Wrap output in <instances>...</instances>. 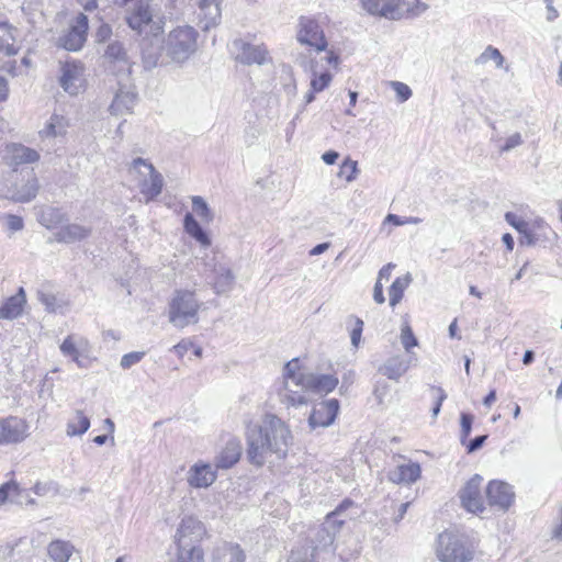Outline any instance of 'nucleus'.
<instances>
[{
  "label": "nucleus",
  "mask_w": 562,
  "mask_h": 562,
  "mask_svg": "<svg viewBox=\"0 0 562 562\" xmlns=\"http://www.w3.org/2000/svg\"><path fill=\"white\" fill-rule=\"evenodd\" d=\"M245 438L246 458L257 468L270 462L271 457L284 459L293 439L290 427L274 414H266L260 422L249 424Z\"/></svg>",
  "instance_id": "1"
},
{
  "label": "nucleus",
  "mask_w": 562,
  "mask_h": 562,
  "mask_svg": "<svg viewBox=\"0 0 562 562\" xmlns=\"http://www.w3.org/2000/svg\"><path fill=\"white\" fill-rule=\"evenodd\" d=\"M205 308L194 291L176 290L168 302L167 316L169 323L179 329L195 325L200 321V311Z\"/></svg>",
  "instance_id": "2"
},
{
  "label": "nucleus",
  "mask_w": 562,
  "mask_h": 562,
  "mask_svg": "<svg viewBox=\"0 0 562 562\" xmlns=\"http://www.w3.org/2000/svg\"><path fill=\"white\" fill-rule=\"evenodd\" d=\"M198 31L191 25L172 29L164 41L165 57L170 63L183 64L198 50Z\"/></svg>",
  "instance_id": "3"
},
{
  "label": "nucleus",
  "mask_w": 562,
  "mask_h": 562,
  "mask_svg": "<svg viewBox=\"0 0 562 562\" xmlns=\"http://www.w3.org/2000/svg\"><path fill=\"white\" fill-rule=\"evenodd\" d=\"M360 2L368 13L389 20L417 16L428 9V5L420 0H360Z\"/></svg>",
  "instance_id": "4"
},
{
  "label": "nucleus",
  "mask_w": 562,
  "mask_h": 562,
  "mask_svg": "<svg viewBox=\"0 0 562 562\" xmlns=\"http://www.w3.org/2000/svg\"><path fill=\"white\" fill-rule=\"evenodd\" d=\"M474 555L475 547L464 535L443 531L438 536L436 557L440 562H470Z\"/></svg>",
  "instance_id": "5"
},
{
  "label": "nucleus",
  "mask_w": 562,
  "mask_h": 562,
  "mask_svg": "<svg viewBox=\"0 0 562 562\" xmlns=\"http://www.w3.org/2000/svg\"><path fill=\"white\" fill-rule=\"evenodd\" d=\"M306 374L301 371L299 360L289 361L283 369V386L279 391L280 401L286 406H300L307 404Z\"/></svg>",
  "instance_id": "6"
},
{
  "label": "nucleus",
  "mask_w": 562,
  "mask_h": 562,
  "mask_svg": "<svg viewBox=\"0 0 562 562\" xmlns=\"http://www.w3.org/2000/svg\"><path fill=\"white\" fill-rule=\"evenodd\" d=\"M127 173L147 200H153L161 193L164 186L162 176L148 160L143 158L133 159L128 165Z\"/></svg>",
  "instance_id": "7"
},
{
  "label": "nucleus",
  "mask_w": 562,
  "mask_h": 562,
  "mask_svg": "<svg viewBox=\"0 0 562 562\" xmlns=\"http://www.w3.org/2000/svg\"><path fill=\"white\" fill-rule=\"evenodd\" d=\"M103 65L108 72L122 80H130L134 61L128 54L125 43L114 38L104 46L102 54Z\"/></svg>",
  "instance_id": "8"
},
{
  "label": "nucleus",
  "mask_w": 562,
  "mask_h": 562,
  "mask_svg": "<svg viewBox=\"0 0 562 562\" xmlns=\"http://www.w3.org/2000/svg\"><path fill=\"white\" fill-rule=\"evenodd\" d=\"M128 26L139 34L146 33L159 36L162 33L160 21H154L153 13L147 0H137L126 14Z\"/></svg>",
  "instance_id": "9"
},
{
  "label": "nucleus",
  "mask_w": 562,
  "mask_h": 562,
  "mask_svg": "<svg viewBox=\"0 0 562 562\" xmlns=\"http://www.w3.org/2000/svg\"><path fill=\"white\" fill-rule=\"evenodd\" d=\"M59 349L63 356L71 358L79 368H88L91 360V344L86 337L76 334L68 335L60 344Z\"/></svg>",
  "instance_id": "10"
},
{
  "label": "nucleus",
  "mask_w": 562,
  "mask_h": 562,
  "mask_svg": "<svg viewBox=\"0 0 562 562\" xmlns=\"http://www.w3.org/2000/svg\"><path fill=\"white\" fill-rule=\"evenodd\" d=\"M204 265L210 271V274L206 276L210 280L209 283L216 294H225L233 290L235 276L226 263L217 262L215 258H212Z\"/></svg>",
  "instance_id": "11"
},
{
  "label": "nucleus",
  "mask_w": 562,
  "mask_h": 562,
  "mask_svg": "<svg viewBox=\"0 0 562 562\" xmlns=\"http://www.w3.org/2000/svg\"><path fill=\"white\" fill-rule=\"evenodd\" d=\"M193 1L196 23L203 31H209L221 23L223 0Z\"/></svg>",
  "instance_id": "12"
},
{
  "label": "nucleus",
  "mask_w": 562,
  "mask_h": 562,
  "mask_svg": "<svg viewBox=\"0 0 562 562\" xmlns=\"http://www.w3.org/2000/svg\"><path fill=\"white\" fill-rule=\"evenodd\" d=\"M83 64L76 60L65 61L60 67L59 85L70 95H77L85 83Z\"/></svg>",
  "instance_id": "13"
},
{
  "label": "nucleus",
  "mask_w": 562,
  "mask_h": 562,
  "mask_svg": "<svg viewBox=\"0 0 562 562\" xmlns=\"http://www.w3.org/2000/svg\"><path fill=\"white\" fill-rule=\"evenodd\" d=\"M29 436V424L18 416L0 418V445H16Z\"/></svg>",
  "instance_id": "14"
},
{
  "label": "nucleus",
  "mask_w": 562,
  "mask_h": 562,
  "mask_svg": "<svg viewBox=\"0 0 562 562\" xmlns=\"http://www.w3.org/2000/svg\"><path fill=\"white\" fill-rule=\"evenodd\" d=\"M353 506V502L350 499L342 501L337 508L327 514L325 521L321 527V532L326 533V538L321 540V546L331 547L337 532L346 521L345 510Z\"/></svg>",
  "instance_id": "15"
},
{
  "label": "nucleus",
  "mask_w": 562,
  "mask_h": 562,
  "mask_svg": "<svg viewBox=\"0 0 562 562\" xmlns=\"http://www.w3.org/2000/svg\"><path fill=\"white\" fill-rule=\"evenodd\" d=\"M299 26L297 41L301 44L315 47L318 52L326 49L327 41L324 36L323 30L316 21L308 18H301Z\"/></svg>",
  "instance_id": "16"
},
{
  "label": "nucleus",
  "mask_w": 562,
  "mask_h": 562,
  "mask_svg": "<svg viewBox=\"0 0 562 562\" xmlns=\"http://www.w3.org/2000/svg\"><path fill=\"white\" fill-rule=\"evenodd\" d=\"M339 412V402L336 398L319 402L313 406L308 417L311 429L330 426Z\"/></svg>",
  "instance_id": "17"
},
{
  "label": "nucleus",
  "mask_w": 562,
  "mask_h": 562,
  "mask_svg": "<svg viewBox=\"0 0 562 562\" xmlns=\"http://www.w3.org/2000/svg\"><path fill=\"white\" fill-rule=\"evenodd\" d=\"M482 481V476L475 474L467 482L465 486L460 491V499L462 506L468 512L477 514L482 513L485 509L483 497L481 495Z\"/></svg>",
  "instance_id": "18"
},
{
  "label": "nucleus",
  "mask_w": 562,
  "mask_h": 562,
  "mask_svg": "<svg viewBox=\"0 0 562 562\" xmlns=\"http://www.w3.org/2000/svg\"><path fill=\"white\" fill-rule=\"evenodd\" d=\"M486 497L492 507L507 510L514 503L515 493L508 483L493 480L486 487Z\"/></svg>",
  "instance_id": "19"
},
{
  "label": "nucleus",
  "mask_w": 562,
  "mask_h": 562,
  "mask_svg": "<svg viewBox=\"0 0 562 562\" xmlns=\"http://www.w3.org/2000/svg\"><path fill=\"white\" fill-rule=\"evenodd\" d=\"M234 47L238 49L236 59L245 65H265L271 61L269 52L265 45H252L241 40L234 42Z\"/></svg>",
  "instance_id": "20"
},
{
  "label": "nucleus",
  "mask_w": 562,
  "mask_h": 562,
  "mask_svg": "<svg viewBox=\"0 0 562 562\" xmlns=\"http://www.w3.org/2000/svg\"><path fill=\"white\" fill-rule=\"evenodd\" d=\"M88 27L87 15L79 13L69 32L60 38L63 47L67 50H79L87 40Z\"/></svg>",
  "instance_id": "21"
},
{
  "label": "nucleus",
  "mask_w": 562,
  "mask_h": 562,
  "mask_svg": "<svg viewBox=\"0 0 562 562\" xmlns=\"http://www.w3.org/2000/svg\"><path fill=\"white\" fill-rule=\"evenodd\" d=\"M204 533V528L201 521L192 516L183 517L180 526L175 535V540L178 547L194 546L193 542L200 540Z\"/></svg>",
  "instance_id": "22"
},
{
  "label": "nucleus",
  "mask_w": 562,
  "mask_h": 562,
  "mask_svg": "<svg viewBox=\"0 0 562 562\" xmlns=\"http://www.w3.org/2000/svg\"><path fill=\"white\" fill-rule=\"evenodd\" d=\"M558 239L557 233L539 216L529 218V246H551Z\"/></svg>",
  "instance_id": "23"
},
{
  "label": "nucleus",
  "mask_w": 562,
  "mask_h": 562,
  "mask_svg": "<svg viewBox=\"0 0 562 562\" xmlns=\"http://www.w3.org/2000/svg\"><path fill=\"white\" fill-rule=\"evenodd\" d=\"M216 471L212 464L198 461L188 471L187 481L191 487L206 488L216 480Z\"/></svg>",
  "instance_id": "24"
},
{
  "label": "nucleus",
  "mask_w": 562,
  "mask_h": 562,
  "mask_svg": "<svg viewBox=\"0 0 562 562\" xmlns=\"http://www.w3.org/2000/svg\"><path fill=\"white\" fill-rule=\"evenodd\" d=\"M121 87L114 95L110 105V112L114 115H123L130 113L135 104L136 93L130 85V80H122Z\"/></svg>",
  "instance_id": "25"
},
{
  "label": "nucleus",
  "mask_w": 562,
  "mask_h": 562,
  "mask_svg": "<svg viewBox=\"0 0 562 562\" xmlns=\"http://www.w3.org/2000/svg\"><path fill=\"white\" fill-rule=\"evenodd\" d=\"M40 189L38 180L34 176L22 179L9 188L7 198L18 203H26L35 199Z\"/></svg>",
  "instance_id": "26"
},
{
  "label": "nucleus",
  "mask_w": 562,
  "mask_h": 562,
  "mask_svg": "<svg viewBox=\"0 0 562 562\" xmlns=\"http://www.w3.org/2000/svg\"><path fill=\"white\" fill-rule=\"evenodd\" d=\"M164 45H161L158 36L151 35V37H144L140 42V56L142 64L145 70H151L158 65H162L164 61L159 63Z\"/></svg>",
  "instance_id": "27"
},
{
  "label": "nucleus",
  "mask_w": 562,
  "mask_h": 562,
  "mask_svg": "<svg viewBox=\"0 0 562 562\" xmlns=\"http://www.w3.org/2000/svg\"><path fill=\"white\" fill-rule=\"evenodd\" d=\"M422 469L418 463L407 462L397 464L387 473V479L395 484H411L420 477Z\"/></svg>",
  "instance_id": "28"
},
{
  "label": "nucleus",
  "mask_w": 562,
  "mask_h": 562,
  "mask_svg": "<svg viewBox=\"0 0 562 562\" xmlns=\"http://www.w3.org/2000/svg\"><path fill=\"white\" fill-rule=\"evenodd\" d=\"M241 456V446L238 440H228L225 447L215 457L214 463L216 469H231L235 465Z\"/></svg>",
  "instance_id": "29"
},
{
  "label": "nucleus",
  "mask_w": 562,
  "mask_h": 562,
  "mask_svg": "<svg viewBox=\"0 0 562 562\" xmlns=\"http://www.w3.org/2000/svg\"><path fill=\"white\" fill-rule=\"evenodd\" d=\"M246 554L241 547L233 542H224L213 551V562H245Z\"/></svg>",
  "instance_id": "30"
},
{
  "label": "nucleus",
  "mask_w": 562,
  "mask_h": 562,
  "mask_svg": "<svg viewBox=\"0 0 562 562\" xmlns=\"http://www.w3.org/2000/svg\"><path fill=\"white\" fill-rule=\"evenodd\" d=\"M411 360L404 359L402 356H393L385 360L379 368V372L387 379L398 381L409 369Z\"/></svg>",
  "instance_id": "31"
},
{
  "label": "nucleus",
  "mask_w": 562,
  "mask_h": 562,
  "mask_svg": "<svg viewBox=\"0 0 562 562\" xmlns=\"http://www.w3.org/2000/svg\"><path fill=\"white\" fill-rule=\"evenodd\" d=\"M18 30L7 21H0V53L7 56L16 55L19 47L15 45Z\"/></svg>",
  "instance_id": "32"
},
{
  "label": "nucleus",
  "mask_w": 562,
  "mask_h": 562,
  "mask_svg": "<svg viewBox=\"0 0 562 562\" xmlns=\"http://www.w3.org/2000/svg\"><path fill=\"white\" fill-rule=\"evenodd\" d=\"M26 303L25 292L20 288L18 293L9 297L0 307V318L14 319L21 315L23 306Z\"/></svg>",
  "instance_id": "33"
},
{
  "label": "nucleus",
  "mask_w": 562,
  "mask_h": 562,
  "mask_svg": "<svg viewBox=\"0 0 562 562\" xmlns=\"http://www.w3.org/2000/svg\"><path fill=\"white\" fill-rule=\"evenodd\" d=\"M306 384L310 391L316 393H329L338 385V379L331 374H314L305 372Z\"/></svg>",
  "instance_id": "34"
},
{
  "label": "nucleus",
  "mask_w": 562,
  "mask_h": 562,
  "mask_svg": "<svg viewBox=\"0 0 562 562\" xmlns=\"http://www.w3.org/2000/svg\"><path fill=\"white\" fill-rule=\"evenodd\" d=\"M10 164L23 165L32 164L40 159V154L22 144H11L7 147Z\"/></svg>",
  "instance_id": "35"
},
{
  "label": "nucleus",
  "mask_w": 562,
  "mask_h": 562,
  "mask_svg": "<svg viewBox=\"0 0 562 562\" xmlns=\"http://www.w3.org/2000/svg\"><path fill=\"white\" fill-rule=\"evenodd\" d=\"M91 233L89 227L79 224H68L60 227L55 234V239L59 243H75L87 238Z\"/></svg>",
  "instance_id": "36"
},
{
  "label": "nucleus",
  "mask_w": 562,
  "mask_h": 562,
  "mask_svg": "<svg viewBox=\"0 0 562 562\" xmlns=\"http://www.w3.org/2000/svg\"><path fill=\"white\" fill-rule=\"evenodd\" d=\"M75 548L66 540H54L47 546V554L53 562H68Z\"/></svg>",
  "instance_id": "37"
},
{
  "label": "nucleus",
  "mask_w": 562,
  "mask_h": 562,
  "mask_svg": "<svg viewBox=\"0 0 562 562\" xmlns=\"http://www.w3.org/2000/svg\"><path fill=\"white\" fill-rule=\"evenodd\" d=\"M68 128V121L63 115L53 114L43 130L40 131L42 138L64 136Z\"/></svg>",
  "instance_id": "38"
},
{
  "label": "nucleus",
  "mask_w": 562,
  "mask_h": 562,
  "mask_svg": "<svg viewBox=\"0 0 562 562\" xmlns=\"http://www.w3.org/2000/svg\"><path fill=\"white\" fill-rule=\"evenodd\" d=\"M90 427V418L80 409L67 423L66 434L69 437L82 436Z\"/></svg>",
  "instance_id": "39"
},
{
  "label": "nucleus",
  "mask_w": 562,
  "mask_h": 562,
  "mask_svg": "<svg viewBox=\"0 0 562 562\" xmlns=\"http://www.w3.org/2000/svg\"><path fill=\"white\" fill-rule=\"evenodd\" d=\"M183 224L186 232L202 246L209 247L211 245L207 234L202 229L201 225L191 213L186 214Z\"/></svg>",
  "instance_id": "40"
},
{
  "label": "nucleus",
  "mask_w": 562,
  "mask_h": 562,
  "mask_svg": "<svg viewBox=\"0 0 562 562\" xmlns=\"http://www.w3.org/2000/svg\"><path fill=\"white\" fill-rule=\"evenodd\" d=\"M65 220V213L58 207L46 206L38 214V222L48 229L54 228Z\"/></svg>",
  "instance_id": "41"
},
{
  "label": "nucleus",
  "mask_w": 562,
  "mask_h": 562,
  "mask_svg": "<svg viewBox=\"0 0 562 562\" xmlns=\"http://www.w3.org/2000/svg\"><path fill=\"white\" fill-rule=\"evenodd\" d=\"M412 281V277L409 273H406L404 277L396 278L389 291L390 294V305L395 306L400 303L403 297L405 289L409 285Z\"/></svg>",
  "instance_id": "42"
},
{
  "label": "nucleus",
  "mask_w": 562,
  "mask_h": 562,
  "mask_svg": "<svg viewBox=\"0 0 562 562\" xmlns=\"http://www.w3.org/2000/svg\"><path fill=\"white\" fill-rule=\"evenodd\" d=\"M203 551L196 546L178 547L177 558L175 562H203Z\"/></svg>",
  "instance_id": "43"
},
{
  "label": "nucleus",
  "mask_w": 562,
  "mask_h": 562,
  "mask_svg": "<svg viewBox=\"0 0 562 562\" xmlns=\"http://www.w3.org/2000/svg\"><path fill=\"white\" fill-rule=\"evenodd\" d=\"M493 60L497 68H503L504 57L499 49L488 45L484 52L475 59L476 65H484L487 61Z\"/></svg>",
  "instance_id": "44"
},
{
  "label": "nucleus",
  "mask_w": 562,
  "mask_h": 562,
  "mask_svg": "<svg viewBox=\"0 0 562 562\" xmlns=\"http://www.w3.org/2000/svg\"><path fill=\"white\" fill-rule=\"evenodd\" d=\"M358 171V162L350 158H346L340 165L338 177L345 178L347 182H352L356 180Z\"/></svg>",
  "instance_id": "45"
},
{
  "label": "nucleus",
  "mask_w": 562,
  "mask_h": 562,
  "mask_svg": "<svg viewBox=\"0 0 562 562\" xmlns=\"http://www.w3.org/2000/svg\"><path fill=\"white\" fill-rule=\"evenodd\" d=\"M331 79L333 76L328 71L317 74V71L313 69V77L310 86L314 91L321 92L329 86Z\"/></svg>",
  "instance_id": "46"
},
{
  "label": "nucleus",
  "mask_w": 562,
  "mask_h": 562,
  "mask_svg": "<svg viewBox=\"0 0 562 562\" xmlns=\"http://www.w3.org/2000/svg\"><path fill=\"white\" fill-rule=\"evenodd\" d=\"M192 207H193V211L196 213L198 216L201 217L202 221H205V222L212 221L213 214L203 198L198 196V195L192 196Z\"/></svg>",
  "instance_id": "47"
},
{
  "label": "nucleus",
  "mask_w": 562,
  "mask_h": 562,
  "mask_svg": "<svg viewBox=\"0 0 562 562\" xmlns=\"http://www.w3.org/2000/svg\"><path fill=\"white\" fill-rule=\"evenodd\" d=\"M314 550L311 547L303 546L291 551L288 562H314Z\"/></svg>",
  "instance_id": "48"
},
{
  "label": "nucleus",
  "mask_w": 562,
  "mask_h": 562,
  "mask_svg": "<svg viewBox=\"0 0 562 562\" xmlns=\"http://www.w3.org/2000/svg\"><path fill=\"white\" fill-rule=\"evenodd\" d=\"M401 342L406 352H411V349L418 345V340L407 323L403 324L401 328Z\"/></svg>",
  "instance_id": "49"
},
{
  "label": "nucleus",
  "mask_w": 562,
  "mask_h": 562,
  "mask_svg": "<svg viewBox=\"0 0 562 562\" xmlns=\"http://www.w3.org/2000/svg\"><path fill=\"white\" fill-rule=\"evenodd\" d=\"M33 491L38 496L55 495L58 492V486L53 481L37 482L34 485Z\"/></svg>",
  "instance_id": "50"
},
{
  "label": "nucleus",
  "mask_w": 562,
  "mask_h": 562,
  "mask_svg": "<svg viewBox=\"0 0 562 562\" xmlns=\"http://www.w3.org/2000/svg\"><path fill=\"white\" fill-rule=\"evenodd\" d=\"M460 422H461L460 441L462 445H464L467 438L470 436L471 430H472L473 416L469 413H461Z\"/></svg>",
  "instance_id": "51"
},
{
  "label": "nucleus",
  "mask_w": 562,
  "mask_h": 562,
  "mask_svg": "<svg viewBox=\"0 0 562 562\" xmlns=\"http://www.w3.org/2000/svg\"><path fill=\"white\" fill-rule=\"evenodd\" d=\"M38 299L49 313H55L60 307L57 297L53 293L40 292Z\"/></svg>",
  "instance_id": "52"
},
{
  "label": "nucleus",
  "mask_w": 562,
  "mask_h": 562,
  "mask_svg": "<svg viewBox=\"0 0 562 562\" xmlns=\"http://www.w3.org/2000/svg\"><path fill=\"white\" fill-rule=\"evenodd\" d=\"M390 85L395 91L400 102H405L412 97V89L406 83L400 81H391Z\"/></svg>",
  "instance_id": "53"
},
{
  "label": "nucleus",
  "mask_w": 562,
  "mask_h": 562,
  "mask_svg": "<svg viewBox=\"0 0 562 562\" xmlns=\"http://www.w3.org/2000/svg\"><path fill=\"white\" fill-rule=\"evenodd\" d=\"M145 356V352L144 351H133V352H128L126 355H124L122 358H121V362H120V366L123 368V369H130L132 366L142 361V359L144 358Z\"/></svg>",
  "instance_id": "54"
},
{
  "label": "nucleus",
  "mask_w": 562,
  "mask_h": 562,
  "mask_svg": "<svg viewBox=\"0 0 562 562\" xmlns=\"http://www.w3.org/2000/svg\"><path fill=\"white\" fill-rule=\"evenodd\" d=\"M431 391L435 393V397H436L435 405L431 409V415L434 418H436L438 416V414L440 413V408H441L443 401L447 398V394H446L445 390L439 386H432Z\"/></svg>",
  "instance_id": "55"
},
{
  "label": "nucleus",
  "mask_w": 562,
  "mask_h": 562,
  "mask_svg": "<svg viewBox=\"0 0 562 562\" xmlns=\"http://www.w3.org/2000/svg\"><path fill=\"white\" fill-rule=\"evenodd\" d=\"M4 217L7 228L11 233L20 232L24 228V222L21 216L14 214H7Z\"/></svg>",
  "instance_id": "56"
},
{
  "label": "nucleus",
  "mask_w": 562,
  "mask_h": 562,
  "mask_svg": "<svg viewBox=\"0 0 562 562\" xmlns=\"http://www.w3.org/2000/svg\"><path fill=\"white\" fill-rule=\"evenodd\" d=\"M351 318L355 322V326L350 333L351 345L355 348H358L360 340H361L362 330H363V322L358 317H351Z\"/></svg>",
  "instance_id": "57"
},
{
  "label": "nucleus",
  "mask_w": 562,
  "mask_h": 562,
  "mask_svg": "<svg viewBox=\"0 0 562 562\" xmlns=\"http://www.w3.org/2000/svg\"><path fill=\"white\" fill-rule=\"evenodd\" d=\"M521 143H522L521 135L519 133H515L506 139L505 144L499 148V151L501 153L509 151V150L514 149L515 147H517L518 145H520Z\"/></svg>",
  "instance_id": "58"
},
{
  "label": "nucleus",
  "mask_w": 562,
  "mask_h": 562,
  "mask_svg": "<svg viewBox=\"0 0 562 562\" xmlns=\"http://www.w3.org/2000/svg\"><path fill=\"white\" fill-rule=\"evenodd\" d=\"M19 488L18 484L14 482L4 483L0 486V506L4 504L8 499L9 495L12 492H16Z\"/></svg>",
  "instance_id": "59"
},
{
  "label": "nucleus",
  "mask_w": 562,
  "mask_h": 562,
  "mask_svg": "<svg viewBox=\"0 0 562 562\" xmlns=\"http://www.w3.org/2000/svg\"><path fill=\"white\" fill-rule=\"evenodd\" d=\"M193 347V344L188 339H182L177 345L171 348L179 358H183V356L188 352L189 349Z\"/></svg>",
  "instance_id": "60"
},
{
  "label": "nucleus",
  "mask_w": 562,
  "mask_h": 562,
  "mask_svg": "<svg viewBox=\"0 0 562 562\" xmlns=\"http://www.w3.org/2000/svg\"><path fill=\"white\" fill-rule=\"evenodd\" d=\"M505 218L512 226L527 235V224L524 221H517V216L514 213H506Z\"/></svg>",
  "instance_id": "61"
},
{
  "label": "nucleus",
  "mask_w": 562,
  "mask_h": 562,
  "mask_svg": "<svg viewBox=\"0 0 562 562\" xmlns=\"http://www.w3.org/2000/svg\"><path fill=\"white\" fill-rule=\"evenodd\" d=\"M112 35V29L109 24H101L95 32V41L99 43L105 42Z\"/></svg>",
  "instance_id": "62"
},
{
  "label": "nucleus",
  "mask_w": 562,
  "mask_h": 562,
  "mask_svg": "<svg viewBox=\"0 0 562 562\" xmlns=\"http://www.w3.org/2000/svg\"><path fill=\"white\" fill-rule=\"evenodd\" d=\"M486 439H487V436L482 435V436H476L475 438L470 440L469 443L467 445L468 453H473V452L477 451L479 449H481Z\"/></svg>",
  "instance_id": "63"
},
{
  "label": "nucleus",
  "mask_w": 562,
  "mask_h": 562,
  "mask_svg": "<svg viewBox=\"0 0 562 562\" xmlns=\"http://www.w3.org/2000/svg\"><path fill=\"white\" fill-rule=\"evenodd\" d=\"M551 537L555 540H562V507L559 510V520L552 527Z\"/></svg>",
  "instance_id": "64"
}]
</instances>
